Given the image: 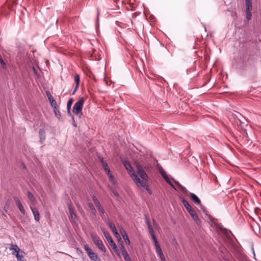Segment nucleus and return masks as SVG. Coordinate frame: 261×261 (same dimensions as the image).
Returning a JSON list of instances; mask_svg holds the SVG:
<instances>
[{"label":"nucleus","instance_id":"1","mask_svg":"<svg viewBox=\"0 0 261 261\" xmlns=\"http://www.w3.org/2000/svg\"><path fill=\"white\" fill-rule=\"evenodd\" d=\"M135 166L137 174L135 172H133L130 176L138 186H145V182L148 180V176L139 162L135 163Z\"/></svg>","mask_w":261,"mask_h":261},{"label":"nucleus","instance_id":"2","mask_svg":"<svg viewBox=\"0 0 261 261\" xmlns=\"http://www.w3.org/2000/svg\"><path fill=\"white\" fill-rule=\"evenodd\" d=\"M102 231H103V233L105 237L106 238V239L107 240V241L109 242V243L110 244V245L113 248V249L114 250V252H115V253L116 254L117 256L118 257L120 258L121 254H120L119 250L117 248L115 242L113 241V240L111 236H110V233H109V232L105 230H103Z\"/></svg>","mask_w":261,"mask_h":261},{"label":"nucleus","instance_id":"3","mask_svg":"<svg viewBox=\"0 0 261 261\" xmlns=\"http://www.w3.org/2000/svg\"><path fill=\"white\" fill-rule=\"evenodd\" d=\"M84 103V99L83 98H81L77 102L75 103L72 109V112L74 114L79 116V118H81L83 115L82 110L83 107Z\"/></svg>","mask_w":261,"mask_h":261},{"label":"nucleus","instance_id":"4","mask_svg":"<svg viewBox=\"0 0 261 261\" xmlns=\"http://www.w3.org/2000/svg\"><path fill=\"white\" fill-rule=\"evenodd\" d=\"M91 238L94 244L97 247L103 252H106V248L105 247L102 241L100 238L95 233H91Z\"/></svg>","mask_w":261,"mask_h":261},{"label":"nucleus","instance_id":"5","mask_svg":"<svg viewBox=\"0 0 261 261\" xmlns=\"http://www.w3.org/2000/svg\"><path fill=\"white\" fill-rule=\"evenodd\" d=\"M84 248L92 261H101L97 254L93 252L87 244L85 245Z\"/></svg>","mask_w":261,"mask_h":261},{"label":"nucleus","instance_id":"6","mask_svg":"<svg viewBox=\"0 0 261 261\" xmlns=\"http://www.w3.org/2000/svg\"><path fill=\"white\" fill-rule=\"evenodd\" d=\"M245 7L246 11V18L247 20H250L252 18V0H245Z\"/></svg>","mask_w":261,"mask_h":261},{"label":"nucleus","instance_id":"7","mask_svg":"<svg viewBox=\"0 0 261 261\" xmlns=\"http://www.w3.org/2000/svg\"><path fill=\"white\" fill-rule=\"evenodd\" d=\"M190 197L192 199V200L194 201V202L197 205H200V208L202 210V211L206 214V208L201 204L200 203V200L199 199V198L194 193H191L190 194Z\"/></svg>","mask_w":261,"mask_h":261},{"label":"nucleus","instance_id":"8","mask_svg":"<svg viewBox=\"0 0 261 261\" xmlns=\"http://www.w3.org/2000/svg\"><path fill=\"white\" fill-rule=\"evenodd\" d=\"M68 210L70 215V221L71 223H75L77 221V218L76 215L74 212V210L72 208L71 204H68Z\"/></svg>","mask_w":261,"mask_h":261},{"label":"nucleus","instance_id":"9","mask_svg":"<svg viewBox=\"0 0 261 261\" xmlns=\"http://www.w3.org/2000/svg\"><path fill=\"white\" fill-rule=\"evenodd\" d=\"M246 58H245L243 61V65L242 67V69H244L247 67H254L253 61L251 58H248L247 60L246 61Z\"/></svg>","mask_w":261,"mask_h":261},{"label":"nucleus","instance_id":"10","mask_svg":"<svg viewBox=\"0 0 261 261\" xmlns=\"http://www.w3.org/2000/svg\"><path fill=\"white\" fill-rule=\"evenodd\" d=\"M154 245L156 249V251L158 253L159 256L160 257L161 259H164V255L162 251V249L159 244V242L157 240L156 241H153Z\"/></svg>","mask_w":261,"mask_h":261},{"label":"nucleus","instance_id":"11","mask_svg":"<svg viewBox=\"0 0 261 261\" xmlns=\"http://www.w3.org/2000/svg\"><path fill=\"white\" fill-rule=\"evenodd\" d=\"M188 212L197 224H199L201 222L200 219L193 209L189 211Z\"/></svg>","mask_w":261,"mask_h":261},{"label":"nucleus","instance_id":"12","mask_svg":"<svg viewBox=\"0 0 261 261\" xmlns=\"http://www.w3.org/2000/svg\"><path fill=\"white\" fill-rule=\"evenodd\" d=\"M30 208H31L32 212L34 215L35 220L37 222L39 221L40 214H39V211H38L37 208L36 207H34L31 206H30Z\"/></svg>","mask_w":261,"mask_h":261},{"label":"nucleus","instance_id":"13","mask_svg":"<svg viewBox=\"0 0 261 261\" xmlns=\"http://www.w3.org/2000/svg\"><path fill=\"white\" fill-rule=\"evenodd\" d=\"M108 225H109L110 228L111 229V230L113 231V232L116 236L118 234L117 230V229H116L114 224L112 222L110 221V220H108Z\"/></svg>","mask_w":261,"mask_h":261},{"label":"nucleus","instance_id":"14","mask_svg":"<svg viewBox=\"0 0 261 261\" xmlns=\"http://www.w3.org/2000/svg\"><path fill=\"white\" fill-rule=\"evenodd\" d=\"M120 233L126 244L129 245L130 244V241L129 240L128 237L127 235L126 232L124 230H120Z\"/></svg>","mask_w":261,"mask_h":261},{"label":"nucleus","instance_id":"15","mask_svg":"<svg viewBox=\"0 0 261 261\" xmlns=\"http://www.w3.org/2000/svg\"><path fill=\"white\" fill-rule=\"evenodd\" d=\"M73 98H71L68 100V101L67 102V113L70 116H72L71 112V107L73 103Z\"/></svg>","mask_w":261,"mask_h":261},{"label":"nucleus","instance_id":"16","mask_svg":"<svg viewBox=\"0 0 261 261\" xmlns=\"http://www.w3.org/2000/svg\"><path fill=\"white\" fill-rule=\"evenodd\" d=\"M124 166L126 170L129 172L130 175L132 174L133 172H134L130 164L128 162L125 161L124 163Z\"/></svg>","mask_w":261,"mask_h":261},{"label":"nucleus","instance_id":"17","mask_svg":"<svg viewBox=\"0 0 261 261\" xmlns=\"http://www.w3.org/2000/svg\"><path fill=\"white\" fill-rule=\"evenodd\" d=\"M39 136H40V142L41 143H43V142L45 139V132L44 130V129L42 128H40L39 129Z\"/></svg>","mask_w":261,"mask_h":261},{"label":"nucleus","instance_id":"18","mask_svg":"<svg viewBox=\"0 0 261 261\" xmlns=\"http://www.w3.org/2000/svg\"><path fill=\"white\" fill-rule=\"evenodd\" d=\"M182 203L185 207L186 208L187 210L189 212V211L192 210L193 209L189 202L185 199L182 200Z\"/></svg>","mask_w":261,"mask_h":261},{"label":"nucleus","instance_id":"19","mask_svg":"<svg viewBox=\"0 0 261 261\" xmlns=\"http://www.w3.org/2000/svg\"><path fill=\"white\" fill-rule=\"evenodd\" d=\"M10 250L13 251V253L15 254L16 253L19 252L20 249L17 245H12L10 248Z\"/></svg>","mask_w":261,"mask_h":261},{"label":"nucleus","instance_id":"20","mask_svg":"<svg viewBox=\"0 0 261 261\" xmlns=\"http://www.w3.org/2000/svg\"><path fill=\"white\" fill-rule=\"evenodd\" d=\"M27 196L31 202L35 204L36 202V200L32 193L31 192L28 191L27 193Z\"/></svg>","mask_w":261,"mask_h":261},{"label":"nucleus","instance_id":"21","mask_svg":"<svg viewBox=\"0 0 261 261\" xmlns=\"http://www.w3.org/2000/svg\"><path fill=\"white\" fill-rule=\"evenodd\" d=\"M148 230H149V232L152 237V239L153 241H156V238L155 237V234H154V230L152 227V226H150L149 227H148Z\"/></svg>","mask_w":261,"mask_h":261},{"label":"nucleus","instance_id":"22","mask_svg":"<svg viewBox=\"0 0 261 261\" xmlns=\"http://www.w3.org/2000/svg\"><path fill=\"white\" fill-rule=\"evenodd\" d=\"M54 112L55 113V116L60 119L61 117V115L60 112L59 110L58 109V108L54 109Z\"/></svg>","mask_w":261,"mask_h":261},{"label":"nucleus","instance_id":"23","mask_svg":"<svg viewBox=\"0 0 261 261\" xmlns=\"http://www.w3.org/2000/svg\"><path fill=\"white\" fill-rule=\"evenodd\" d=\"M98 210H99V211L101 213L102 215H101V217L103 219H106V217H105V216L104 215L105 213V210L103 208V207L101 205L99 207H97Z\"/></svg>","mask_w":261,"mask_h":261},{"label":"nucleus","instance_id":"24","mask_svg":"<svg viewBox=\"0 0 261 261\" xmlns=\"http://www.w3.org/2000/svg\"><path fill=\"white\" fill-rule=\"evenodd\" d=\"M92 199L93 200L94 203L96 205L97 207L101 206V204H100L99 201H98V200L97 199V198L95 196L93 195L92 196Z\"/></svg>","mask_w":261,"mask_h":261},{"label":"nucleus","instance_id":"25","mask_svg":"<svg viewBox=\"0 0 261 261\" xmlns=\"http://www.w3.org/2000/svg\"><path fill=\"white\" fill-rule=\"evenodd\" d=\"M109 176V178L110 181L112 182V184L115 185L116 184V182L114 176L111 174L108 175Z\"/></svg>","mask_w":261,"mask_h":261},{"label":"nucleus","instance_id":"26","mask_svg":"<svg viewBox=\"0 0 261 261\" xmlns=\"http://www.w3.org/2000/svg\"><path fill=\"white\" fill-rule=\"evenodd\" d=\"M80 75L78 74H75L74 76V81L75 83V85L79 86L80 83Z\"/></svg>","mask_w":261,"mask_h":261},{"label":"nucleus","instance_id":"27","mask_svg":"<svg viewBox=\"0 0 261 261\" xmlns=\"http://www.w3.org/2000/svg\"><path fill=\"white\" fill-rule=\"evenodd\" d=\"M49 102L50 103L51 107L53 108V109L58 108L57 102L54 99L49 101Z\"/></svg>","mask_w":261,"mask_h":261},{"label":"nucleus","instance_id":"28","mask_svg":"<svg viewBox=\"0 0 261 261\" xmlns=\"http://www.w3.org/2000/svg\"><path fill=\"white\" fill-rule=\"evenodd\" d=\"M88 206L90 208V209L92 211V212L95 214L96 213V210L93 205V204H92V203L91 202H89L88 203Z\"/></svg>","mask_w":261,"mask_h":261},{"label":"nucleus","instance_id":"29","mask_svg":"<svg viewBox=\"0 0 261 261\" xmlns=\"http://www.w3.org/2000/svg\"><path fill=\"white\" fill-rule=\"evenodd\" d=\"M120 249H121L123 256H124L125 254H127L128 253L126 251L125 247H124V246L123 245H121Z\"/></svg>","mask_w":261,"mask_h":261},{"label":"nucleus","instance_id":"30","mask_svg":"<svg viewBox=\"0 0 261 261\" xmlns=\"http://www.w3.org/2000/svg\"><path fill=\"white\" fill-rule=\"evenodd\" d=\"M46 96H47V97L48 98L49 101H50V100L54 99L53 97L52 96V95H51V94H50V93L49 92V91H46Z\"/></svg>","mask_w":261,"mask_h":261},{"label":"nucleus","instance_id":"31","mask_svg":"<svg viewBox=\"0 0 261 261\" xmlns=\"http://www.w3.org/2000/svg\"><path fill=\"white\" fill-rule=\"evenodd\" d=\"M111 191H112V192L113 193V194L116 196V197H119V194L118 193V192L116 191V190L113 188H111Z\"/></svg>","mask_w":261,"mask_h":261},{"label":"nucleus","instance_id":"32","mask_svg":"<svg viewBox=\"0 0 261 261\" xmlns=\"http://www.w3.org/2000/svg\"><path fill=\"white\" fill-rule=\"evenodd\" d=\"M17 206H18L19 210H20V211L21 212V213L23 215L25 214V211L24 208H23L22 204L19 205Z\"/></svg>","mask_w":261,"mask_h":261},{"label":"nucleus","instance_id":"33","mask_svg":"<svg viewBox=\"0 0 261 261\" xmlns=\"http://www.w3.org/2000/svg\"><path fill=\"white\" fill-rule=\"evenodd\" d=\"M141 187H143L145 189V190L147 191V192L149 194H151V191L149 188L148 186H147L146 182H145V186H141Z\"/></svg>","mask_w":261,"mask_h":261},{"label":"nucleus","instance_id":"34","mask_svg":"<svg viewBox=\"0 0 261 261\" xmlns=\"http://www.w3.org/2000/svg\"><path fill=\"white\" fill-rule=\"evenodd\" d=\"M123 257L125 261H132L128 253L125 254Z\"/></svg>","mask_w":261,"mask_h":261},{"label":"nucleus","instance_id":"35","mask_svg":"<svg viewBox=\"0 0 261 261\" xmlns=\"http://www.w3.org/2000/svg\"><path fill=\"white\" fill-rule=\"evenodd\" d=\"M0 63H1V65L3 67V68L6 69L7 67L6 63L4 61V60H3V59L2 58H0Z\"/></svg>","mask_w":261,"mask_h":261},{"label":"nucleus","instance_id":"36","mask_svg":"<svg viewBox=\"0 0 261 261\" xmlns=\"http://www.w3.org/2000/svg\"><path fill=\"white\" fill-rule=\"evenodd\" d=\"M145 221H146V223L147 225V227L152 226L150 222H149V219L147 216L145 217Z\"/></svg>","mask_w":261,"mask_h":261},{"label":"nucleus","instance_id":"37","mask_svg":"<svg viewBox=\"0 0 261 261\" xmlns=\"http://www.w3.org/2000/svg\"><path fill=\"white\" fill-rule=\"evenodd\" d=\"M145 221H146V223L147 225V227L152 226L150 222H149V219L147 216L145 217Z\"/></svg>","mask_w":261,"mask_h":261},{"label":"nucleus","instance_id":"38","mask_svg":"<svg viewBox=\"0 0 261 261\" xmlns=\"http://www.w3.org/2000/svg\"><path fill=\"white\" fill-rule=\"evenodd\" d=\"M14 199H15V202H16V204H17V206H18V205H19L22 204V203H21V202L20 200L19 199V198H17V197H15V198H14Z\"/></svg>","mask_w":261,"mask_h":261},{"label":"nucleus","instance_id":"39","mask_svg":"<svg viewBox=\"0 0 261 261\" xmlns=\"http://www.w3.org/2000/svg\"><path fill=\"white\" fill-rule=\"evenodd\" d=\"M101 163L102 166L103 168H105L106 167L108 166V165L107 163L105 160L101 161Z\"/></svg>","mask_w":261,"mask_h":261},{"label":"nucleus","instance_id":"40","mask_svg":"<svg viewBox=\"0 0 261 261\" xmlns=\"http://www.w3.org/2000/svg\"><path fill=\"white\" fill-rule=\"evenodd\" d=\"M104 170L108 175L111 174V172L110 168H109V166L104 168Z\"/></svg>","mask_w":261,"mask_h":261},{"label":"nucleus","instance_id":"41","mask_svg":"<svg viewBox=\"0 0 261 261\" xmlns=\"http://www.w3.org/2000/svg\"><path fill=\"white\" fill-rule=\"evenodd\" d=\"M15 256L16 257V258H17L18 260H21V258L22 257V256H21L20 254H19V253L18 252L17 253H16L15 254Z\"/></svg>","mask_w":261,"mask_h":261},{"label":"nucleus","instance_id":"42","mask_svg":"<svg viewBox=\"0 0 261 261\" xmlns=\"http://www.w3.org/2000/svg\"><path fill=\"white\" fill-rule=\"evenodd\" d=\"M79 88V86L75 85V88L73 91L72 94H74V93L76 92Z\"/></svg>","mask_w":261,"mask_h":261},{"label":"nucleus","instance_id":"43","mask_svg":"<svg viewBox=\"0 0 261 261\" xmlns=\"http://www.w3.org/2000/svg\"><path fill=\"white\" fill-rule=\"evenodd\" d=\"M72 124L74 126V127H76L77 126V125L75 122V120H74V118L73 117H72Z\"/></svg>","mask_w":261,"mask_h":261},{"label":"nucleus","instance_id":"44","mask_svg":"<svg viewBox=\"0 0 261 261\" xmlns=\"http://www.w3.org/2000/svg\"><path fill=\"white\" fill-rule=\"evenodd\" d=\"M157 167H158L159 171H161L162 169H163V168L162 167V166L159 164H158Z\"/></svg>","mask_w":261,"mask_h":261},{"label":"nucleus","instance_id":"45","mask_svg":"<svg viewBox=\"0 0 261 261\" xmlns=\"http://www.w3.org/2000/svg\"><path fill=\"white\" fill-rule=\"evenodd\" d=\"M175 182L179 186V187L181 188V189H182L183 191H184V190H186V188H184V187H182L180 185H179V184L178 182Z\"/></svg>","mask_w":261,"mask_h":261},{"label":"nucleus","instance_id":"46","mask_svg":"<svg viewBox=\"0 0 261 261\" xmlns=\"http://www.w3.org/2000/svg\"><path fill=\"white\" fill-rule=\"evenodd\" d=\"M169 185L172 188H173L174 190H176V188L175 187V186L173 185V184L172 183V182H170Z\"/></svg>","mask_w":261,"mask_h":261},{"label":"nucleus","instance_id":"47","mask_svg":"<svg viewBox=\"0 0 261 261\" xmlns=\"http://www.w3.org/2000/svg\"><path fill=\"white\" fill-rule=\"evenodd\" d=\"M161 175H162L163 173H164L165 172L164 170V169H162L161 171H159Z\"/></svg>","mask_w":261,"mask_h":261},{"label":"nucleus","instance_id":"48","mask_svg":"<svg viewBox=\"0 0 261 261\" xmlns=\"http://www.w3.org/2000/svg\"><path fill=\"white\" fill-rule=\"evenodd\" d=\"M162 175V177L164 178V177H165V176H166V175H167L166 173V172H165L164 173H163V174L162 175Z\"/></svg>","mask_w":261,"mask_h":261},{"label":"nucleus","instance_id":"49","mask_svg":"<svg viewBox=\"0 0 261 261\" xmlns=\"http://www.w3.org/2000/svg\"><path fill=\"white\" fill-rule=\"evenodd\" d=\"M164 179H165L166 181V180H168V179H169V177H168V176L167 175H166V176H165V177H164Z\"/></svg>","mask_w":261,"mask_h":261},{"label":"nucleus","instance_id":"50","mask_svg":"<svg viewBox=\"0 0 261 261\" xmlns=\"http://www.w3.org/2000/svg\"><path fill=\"white\" fill-rule=\"evenodd\" d=\"M99 159L100 160L101 163V161L104 160L103 158L101 156H99Z\"/></svg>","mask_w":261,"mask_h":261},{"label":"nucleus","instance_id":"51","mask_svg":"<svg viewBox=\"0 0 261 261\" xmlns=\"http://www.w3.org/2000/svg\"><path fill=\"white\" fill-rule=\"evenodd\" d=\"M223 259L225 261H229L227 258L226 257H223Z\"/></svg>","mask_w":261,"mask_h":261},{"label":"nucleus","instance_id":"52","mask_svg":"<svg viewBox=\"0 0 261 261\" xmlns=\"http://www.w3.org/2000/svg\"><path fill=\"white\" fill-rule=\"evenodd\" d=\"M166 182L169 184L170 182H171L170 181V180L169 179L168 180H166Z\"/></svg>","mask_w":261,"mask_h":261},{"label":"nucleus","instance_id":"53","mask_svg":"<svg viewBox=\"0 0 261 261\" xmlns=\"http://www.w3.org/2000/svg\"><path fill=\"white\" fill-rule=\"evenodd\" d=\"M153 224L155 225L156 222L154 219H153Z\"/></svg>","mask_w":261,"mask_h":261},{"label":"nucleus","instance_id":"54","mask_svg":"<svg viewBox=\"0 0 261 261\" xmlns=\"http://www.w3.org/2000/svg\"><path fill=\"white\" fill-rule=\"evenodd\" d=\"M162 261H165V258L164 257V259H161Z\"/></svg>","mask_w":261,"mask_h":261}]
</instances>
